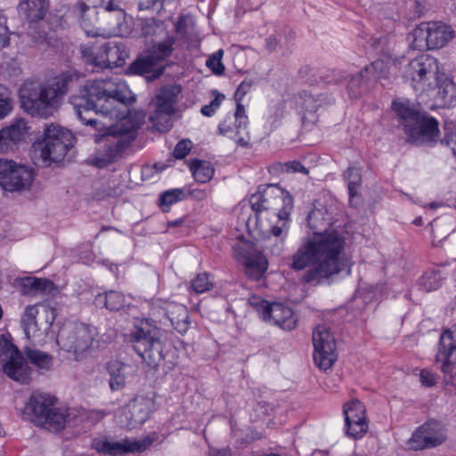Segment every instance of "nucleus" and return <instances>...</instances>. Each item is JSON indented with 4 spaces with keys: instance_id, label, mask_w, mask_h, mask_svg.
I'll return each instance as SVG.
<instances>
[{
    "instance_id": "nucleus-1",
    "label": "nucleus",
    "mask_w": 456,
    "mask_h": 456,
    "mask_svg": "<svg viewBox=\"0 0 456 456\" xmlns=\"http://www.w3.org/2000/svg\"><path fill=\"white\" fill-rule=\"evenodd\" d=\"M135 100V95L127 84L118 78L88 81L79 90L78 94L70 97V103L77 118L95 131L93 134L94 142L102 143L95 156L90 159L92 166L102 169L121 159L144 119V115L141 111L133 113L128 109L123 123L126 119L131 120L130 128L116 129L104 127L94 116L98 113L104 116L112 115L116 102L128 108Z\"/></svg>"
},
{
    "instance_id": "nucleus-2",
    "label": "nucleus",
    "mask_w": 456,
    "mask_h": 456,
    "mask_svg": "<svg viewBox=\"0 0 456 456\" xmlns=\"http://www.w3.org/2000/svg\"><path fill=\"white\" fill-rule=\"evenodd\" d=\"M319 209L312 210L307 224L314 234L307 238L291 257L290 268L301 271L312 266L301 278L303 283L319 284L341 272V256L346 246L345 237L336 230L319 232L317 220L322 216Z\"/></svg>"
},
{
    "instance_id": "nucleus-3",
    "label": "nucleus",
    "mask_w": 456,
    "mask_h": 456,
    "mask_svg": "<svg viewBox=\"0 0 456 456\" xmlns=\"http://www.w3.org/2000/svg\"><path fill=\"white\" fill-rule=\"evenodd\" d=\"M77 80V76L74 72L65 71L49 78L38 87L34 84L25 85L20 90L21 106L33 116L46 118L58 108Z\"/></svg>"
},
{
    "instance_id": "nucleus-4",
    "label": "nucleus",
    "mask_w": 456,
    "mask_h": 456,
    "mask_svg": "<svg viewBox=\"0 0 456 456\" xmlns=\"http://www.w3.org/2000/svg\"><path fill=\"white\" fill-rule=\"evenodd\" d=\"M392 108L400 119L409 142L421 145L437 142L440 129L439 122L435 117L416 109L408 100H395Z\"/></svg>"
},
{
    "instance_id": "nucleus-5",
    "label": "nucleus",
    "mask_w": 456,
    "mask_h": 456,
    "mask_svg": "<svg viewBox=\"0 0 456 456\" xmlns=\"http://www.w3.org/2000/svg\"><path fill=\"white\" fill-rule=\"evenodd\" d=\"M74 143L75 136L70 130L51 124L45 128L42 138L33 142L32 157L36 165L48 167L63 160Z\"/></svg>"
},
{
    "instance_id": "nucleus-6",
    "label": "nucleus",
    "mask_w": 456,
    "mask_h": 456,
    "mask_svg": "<svg viewBox=\"0 0 456 456\" xmlns=\"http://www.w3.org/2000/svg\"><path fill=\"white\" fill-rule=\"evenodd\" d=\"M438 61L428 54H419L411 60L405 66L403 77L410 82L415 90H424V86L430 78H435L438 87V94L445 102H452L456 94V85L452 79L444 78L440 81L437 77Z\"/></svg>"
},
{
    "instance_id": "nucleus-7",
    "label": "nucleus",
    "mask_w": 456,
    "mask_h": 456,
    "mask_svg": "<svg viewBox=\"0 0 456 456\" xmlns=\"http://www.w3.org/2000/svg\"><path fill=\"white\" fill-rule=\"evenodd\" d=\"M56 403L57 398L54 395L33 392L23 410V418L37 426L59 432L69 422L70 413L56 407Z\"/></svg>"
},
{
    "instance_id": "nucleus-8",
    "label": "nucleus",
    "mask_w": 456,
    "mask_h": 456,
    "mask_svg": "<svg viewBox=\"0 0 456 456\" xmlns=\"http://www.w3.org/2000/svg\"><path fill=\"white\" fill-rule=\"evenodd\" d=\"M160 330L147 318L138 320L128 334V342L149 367L156 368L164 360Z\"/></svg>"
},
{
    "instance_id": "nucleus-9",
    "label": "nucleus",
    "mask_w": 456,
    "mask_h": 456,
    "mask_svg": "<svg viewBox=\"0 0 456 456\" xmlns=\"http://www.w3.org/2000/svg\"><path fill=\"white\" fill-rule=\"evenodd\" d=\"M35 175L31 167L0 159V186L5 191L20 192L28 190Z\"/></svg>"
},
{
    "instance_id": "nucleus-10",
    "label": "nucleus",
    "mask_w": 456,
    "mask_h": 456,
    "mask_svg": "<svg viewBox=\"0 0 456 456\" xmlns=\"http://www.w3.org/2000/svg\"><path fill=\"white\" fill-rule=\"evenodd\" d=\"M180 93L179 86L167 85L161 87L156 95L155 110L150 120L158 131L163 133L171 129L170 116L175 112V105Z\"/></svg>"
},
{
    "instance_id": "nucleus-11",
    "label": "nucleus",
    "mask_w": 456,
    "mask_h": 456,
    "mask_svg": "<svg viewBox=\"0 0 456 456\" xmlns=\"http://www.w3.org/2000/svg\"><path fill=\"white\" fill-rule=\"evenodd\" d=\"M413 36L417 46L435 50L446 45L453 38L454 31L442 21L421 22Z\"/></svg>"
},
{
    "instance_id": "nucleus-12",
    "label": "nucleus",
    "mask_w": 456,
    "mask_h": 456,
    "mask_svg": "<svg viewBox=\"0 0 456 456\" xmlns=\"http://www.w3.org/2000/svg\"><path fill=\"white\" fill-rule=\"evenodd\" d=\"M314 361L322 370L330 369L338 358L334 336L324 325H317L313 331Z\"/></svg>"
},
{
    "instance_id": "nucleus-13",
    "label": "nucleus",
    "mask_w": 456,
    "mask_h": 456,
    "mask_svg": "<svg viewBox=\"0 0 456 456\" xmlns=\"http://www.w3.org/2000/svg\"><path fill=\"white\" fill-rule=\"evenodd\" d=\"M93 340L90 327L84 323L64 326L57 335V344L61 349L72 352L77 356L88 349Z\"/></svg>"
},
{
    "instance_id": "nucleus-14",
    "label": "nucleus",
    "mask_w": 456,
    "mask_h": 456,
    "mask_svg": "<svg viewBox=\"0 0 456 456\" xmlns=\"http://www.w3.org/2000/svg\"><path fill=\"white\" fill-rule=\"evenodd\" d=\"M2 371L11 379L20 384H28L30 369L20 349L12 343L4 346L0 354Z\"/></svg>"
},
{
    "instance_id": "nucleus-15",
    "label": "nucleus",
    "mask_w": 456,
    "mask_h": 456,
    "mask_svg": "<svg viewBox=\"0 0 456 456\" xmlns=\"http://www.w3.org/2000/svg\"><path fill=\"white\" fill-rule=\"evenodd\" d=\"M236 258L245 266L246 275L253 281H260L268 268L266 257L254 248L250 241H243L233 247Z\"/></svg>"
},
{
    "instance_id": "nucleus-16",
    "label": "nucleus",
    "mask_w": 456,
    "mask_h": 456,
    "mask_svg": "<svg viewBox=\"0 0 456 456\" xmlns=\"http://www.w3.org/2000/svg\"><path fill=\"white\" fill-rule=\"evenodd\" d=\"M151 312L162 321L167 318L173 328L180 334L185 333L190 325V316L185 305L162 299H155L151 304Z\"/></svg>"
},
{
    "instance_id": "nucleus-17",
    "label": "nucleus",
    "mask_w": 456,
    "mask_h": 456,
    "mask_svg": "<svg viewBox=\"0 0 456 456\" xmlns=\"http://www.w3.org/2000/svg\"><path fill=\"white\" fill-rule=\"evenodd\" d=\"M155 441V437L147 436L142 440L126 438L120 442H110L106 438H94L92 441V448L109 455H121L129 452H142L146 451Z\"/></svg>"
},
{
    "instance_id": "nucleus-18",
    "label": "nucleus",
    "mask_w": 456,
    "mask_h": 456,
    "mask_svg": "<svg viewBox=\"0 0 456 456\" xmlns=\"http://www.w3.org/2000/svg\"><path fill=\"white\" fill-rule=\"evenodd\" d=\"M387 73V65L382 60H376L365 66L358 73L353 75L347 84L348 94L351 98H359L366 93L370 86L383 77Z\"/></svg>"
},
{
    "instance_id": "nucleus-19",
    "label": "nucleus",
    "mask_w": 456,
    "mask_h": 456,
    "mask_svg": "<svg viewBox=\"0 0 456 456\" xmlns=\"http://www.w3.org/2000/svg\"><path fill=\"white\" fill-rule=\"evenodd\" d=\"M294 208L291 194L277 184L264 185V209L273 212L279 220H287Z\"/></svg>"
},
{
    "instance_id": "nucleus-20",
    "label": "nucleus",
    "mask_w": 456,
    "mask_h": 456,
    "mask_svg": "<svg viewBox=\"0 0 456 456\" xmlns=\"http://www.w3.org/2000/svg\"><path fill=\"white\" fill-rule=\"evenodd\" d=\"M346 434L354 439L362 438L368 430L363 403L358 399L346 402L343 406Z\"/></svg>"
},
{
    "instance_id": "nucleus-21",
    "label": "nucleus",
    "mask_w": 456,
    "mask_h": 456,
    "mask_svg": "<svg viewBox=\"0 0 456 456\" xmlns=\"http://www.w3.org/2000/svg\"><path fill=\"white\" fill-rule=\"evenodd\" d=\"M445 440L446 436L440 425L435 421H427L412 433L409 445L415 451H420L436 447Z\"/></svg>"
},
{
    "instance_id": "nucleus-22",
    "label": "nucleus",
    "mask_w": 456,
    "mask_h": 456,
    "mask_svg": "<svg viewBox=\"0 0 456 456\" xmlns=\"http://www.w3.org/2000/svg\"><path fill=\"white\" fill-rule=\"evenodd\" d=\"M436 359L442 362L441 370L444 373L456 375V325L441 334Z\"/></svg>"
},
{
    "instance_id": "nucleus-23",
    "label": "nucleus",
    "mask_w": 456,
    "mask_h": 456,
    "mask_svg": "<svg viewBox=\"0 0 456 456\" xmlns=\"http://www.w3.org/2000/svg\"><path fill=\"white\" fill-rule=\"evenodd\" d=\"M129 417L128 426L132 428L145 423L151 412L156 410L153 397L136 395L127 404Z\"/></svg>"
},
{
    "instance_id": "nucleus-24",
    "label": "nucleus",
    "mask_w": 456,
    "mask_h": 456,
    "mask_svg": "<svg viewBox=\"0 0 456 456\" xmlns=\"http://www.w3.org/2000/svg\"><path fill=\"white\" fill-rule=\"evenodd\" d=\"M322 102L323 99L321 95H314L307 91H303L298 94L296 105L304 126L314 125L317 122L318 118L315 113Z\"/></svg>"
},
{
    "instance_id": "nucleus-25",
    "label": "nucleus",
    "mask_w": 456,
    "mask_h": 456,
    "mask_svg": "<svg viewBox=\"0 0 456 456\" xmlns=\"http://www.w3.org/2000/svg\"><path fill=\"white\" fill-rule=\"evenodd\" d=\"M128 53L123 43L107 42L102 45L101 63L98 68H119L125 65Z\"/></svg>"
},
{
    "instance_id": "nucleus-26",
    "label": "nucleus",
    "mask_w": 456,
    "mask_h": 456,
    "mask_svg": "<svg viewBox=\"0 0 456 456\" xmlns=\"http://www.w3.org/2000/svg\"><path fill=\"white\" fill-rule=\"evenodd\" d=\"M48 9V0H24L18 5L20 15L29 24L44 20Z\"/></svg>"
},
{
    "instance_id": "nucleus-27",
    "label": "nucleus",
    "mask_w": 456,
    "mask_h": 456,
    "mask_svg": "<svg viewBox=\"0 0 456 456\" xmlns=\"http://www.w3.org/2000/svg\"><path fill=\"white\" fill-rule=\"evenodd\" d=\"M79 12V23L86 36L95 37L100 35L99 28H96L99 20V11L96 6H89L86 3L77 4Z\"/></svg>"
},
{
    "instance_id": "nucleus-28",
    "label": "nucleus",
    "mask_w": 456,
    "mask_h": 456,
    "mask_svg": "<svg viewBox=\"0 0 456 456\" xmlns=\"http://www.w3.org/2000/svg\"><path fill=\"white\" fill-rule=\"evenodd\" d=\"M28 126L24 118H18L11 123L10 126L1 129L4 141L6 142L8 151H13L17 144L23 141L28 134Z\"/></svg>"
},
{
    "instance_id": "nucleus-29",
    "label": "nucleus",
    "mask_w": 456,
    "mask_h": 456,
    "mask_svg": "<svg viewBox=\"0 0 456 456\" xmlns=\"http://www.w3.org/2000/svg\"><path fill=\"white\" fill-rule=\"evenodd\" d=\"M156 65L157 64L156 61H154L153 57H151L150 55H140L126 68V74L133 76H144L153 72L151 79L159 78L162 75L164 69L159 68L154 70Z\"/></svg>"
},
{
    "instance_id": "nucleus-30",
    "label": "nucleus",
    "mask_w": 456,
    "mask_h": 456,
    "mask_svg": "<svg viewBox=\"0 0 456 456\" xmlns=\"http://www.w3.org/2000/svg\"><path fill=\"white\" fill-rule=\"evenodd\" d=\"M270 314V321L283 330H292L297 326V317L291 308L282 304L274 303Z\"/></svg>"
},
{
    "instance_id": "nucleus-31",
    "label": "nucleus",
    "mask_w": 456,
    "mask_h": 456,
    "mask_svg": "<svg viewBox=\"0 0 456 456\" xmlns=\"http://www.w3.org/2000/svg\"><path fill=\"white\" fill-rule=\"evenodd\" d=\"M188 167L197 183H208L215 175V168L211 162L199 159H190Z\"/></svg>"
},
{
    "instance_id": "nucleus-32",
    "label": "nucleus",
    "mask_w": 456,
    "mask_h": 456,
    "mask_svg": "<svg viewBox=\"0 0 456 456\" xmlns=\"http://www.w3.org/2000/svg\"><path fill=\"white\" fill-rule=\"evenodd\" d=\"M94 303L97 307H105L108 310L114 312L119 311L125 307L126 298L122 293L110 290L102 294H98L95 297Z\"/></svg>"
},
{
    "instance_id": "nucleus-33",
    "label": "nucleus",
    "mask_w": 456,
    "mask_h": 456,
    "mask_svg": "<svg viewBox=\"0 0 456 456\" xmlns=\"http://www.w3.org/2000/svg\"><path fill=\"white\" fill-rule=\"evenodd\" d=\"M345 179L347 181V190L349 194V206L356 208L359 205V188L362 184V175L360 171L349 167L345 172Z\"/></svg>"
},
{
    "instance_id": "nucleus-34",
    "label": "nucleus",
    "mask_w": 456,
    "mask_h": 456,
    "mask_svg": "<svg viewBox=\"0 0 456 456\" xmlns=\"http://www.w3.org/2000/svg\"><path fill=\"white\" fill-rule=\"evenodd\" d=\"M38 314V310L36 305H28L25 308V312L21 317L20 323L21 327L24 330L25 336L28 339H30L32 337H39L41 334L39 333L40 330L37 322V315Z\"/></svg>"
},
{
    "instance_id": "nucleus-35",
    "label": "nucleus",
    "mask_w": 456,
    "mask_h": 456,
    "mask_svg": "<svg viewBox=\"0 0 456 456\" xmlns=\"http://www.w3.org/2000/svg\"><path fill=\"white\" fill-rule=\"evenodd\" d=\"M125 368L126 365L118 360L108 362L106 369L110 375V387L112 391L120 390L125 387Z\"/></svg>"
},
{
    "instance_id": "nucleus-36",
    "label": "nucleus",
    "mask_w": 456,
    "mask_h": 456,
    "mask_svg": "<svg viewBox=\"0 0 456 456\" xmlns=\"http://www.w3.org/2000/svg\"><path fill=\"white\" fill-rule=\"evenodd\" d=\"M187 198L183 188H174L162 191L159 196V207L164 213H168L171 206Z\"/></svg>"
},
{
    "instance_id": "nucleus-37",
    "label": "nucleus",
    "mask_w": 456,
    "mask_h": 456,
    "mask_svg": "<svg viewBox=\"0 0 456 456\" xmlns=\"http://www.w3.org/2000/svg\"><path fill=\"white\" fill-rule=\"evenodd\" d=\"M25 354L29 362L41 370L48 371L53 365V356L38 349L27 347Z\"/></svg>"
},
{
    "instance_id": "nucleus-38",
    "label": "nucleus",
    "mask_w": 456,
    "mask_h": 456,
    "mask_svg": "<svg viewBox=\"0 0 456 456\" xmlns=\"http://www.w3.org/2000/svg\"><path fill=\"white\" fill-rule=\"evenodd\" d=\"M175 43V38L174 37H167L165 41L159 42L152 46L151 57H153L156 64L158 61H164L165 59L170 57L175 50L174 45Z\"/></svg>"
},
{
    "instance_id": "nucleus-39",
    "label": "nucleus",
    "mask_w": 456,
    "mask_h": 456,
    "mask_svg": "<svg viewBox=\"0 0 456 456\" xmlns=\"http://www.w3.org/2000/svg\"><path fill=\"white\" fill-rule=\"evenodd\" d=\"M21 285L26 293L44 292L53 285V282L47 279L27 277L22 280Z\"/></svg>"
},
{
    "instance_id": "nucleus-40",
    "label": "nucleus",
    "mask_w": 456,
    "mask_h": 456,
    "mask_svg": "<svg viewBox=\"0 0 456 456\" xmlns=\"http://www.w3.org/2000/svg\"><path fill=\"white\" fill-rule=\"evenodd\" d=\"M218 133L224 136H227L236 142V144L240 147H247L248 145L249 136L247 138L242 136L241 134H237V128L235 131L226 119L221 122L218 126Z\"/></svg>"
},
{
    "instance_id": "nucleus-41",
    "label": "nucleus",
    "mask_w": 456,
    "mask_h": 456,
    "mask_svg": "<svg viewBox=\"0 0 456 456\" xmlns=\"http://www.w3.org/2000/svg\"><path fill=\"white\" fill-rule=\"evenodd\" d=\"M248 304L259 314L264 321H270V314L273 304L258 296H252L248 298Z\"/></svg>"
},
{
    "instance_id": "nucleus-42",
    "label": "nucleus",
    "mask_w": 456,
    "mask_h": 456,
    "mask_svg": "<svg viewBox=\"0 0 456 456\" xmlns=\"http://www.w3.org/2000/svg\"><path fill=\"white\" fill-rule=\"evenodd\" d=\"M210 277V273L207 272L197 274L191 281V289L197 294H202L210 290L214 286Z\"/></svg>"
},
{
    "instance_id": "nucleus-43",
    "label": "nucleus",
    "mask_w": 456,
    "mask_h": 456,
    "mask_svg": "<svg viewBox=\"0 0 456 456\" xmlns=\"http://www.w3.org/2000/svg\"><path fill=\"white\" fill-rule=\"evenodd\" d=\"M80 54L86 64L98 68V63H101L102 59V46L96 52L94 45H81Z\"/></svg>"
},
{
    "instance_id": "nucleus-44",
    "label": "nucleus",
    "mask_w": 456,
    "mask_h": 456,
    "mask_svg": "<svg viewBox=\"0 0 456 456\" xmlns=\"http://www.w3.org/2000/svg\"><path fill=\"white\" fill-rule=\"evenodd\" d=\"M235 119V127L237 128V134H241L245 131L246 134L248 135V132L246 131L248 128V118L246 114V110L242 102H236V110L233 114Z\"/></svg>"
},
{
    "instance_id": "nucleus-45",
    "label": "nucleus",
    "mask_w": 456,
    "mask_h": 456,
    "mask_svg": "<svg viewBox=\"0 0 456 456\" xmlns=\"http://www.w3.org/2000/svg\"><path fill=\"white\" fill-rule=\"evenodd\" d=\"M12 110V100L10 91L0 85V119L7 117Z\"/></svg>"
},
{
    "instance_id": "nucleus-46",
    "label": "nucleus",
    "mask_w": 456,
    "mask_h": 456,
    "mask_svg": "<svg viewBox=\"0 0 456 456\" xmlns=\"http://www.w3.org/2000/svg\"><path fill=\"white\" fill-rule=\"evenodd\" d=\"M224 52L223 50H218L212 56H210L207 61L206 65L212 70L215 75L221 76L224 75L225 68L222 63V57Z\"/></svg>"
},
{
    "instance_id": "nucleus-47",
    "label": "nucleus",
    "mask_w": 456,
    "mask_h": 456,
    "mask_svg": "<svg viewBox=\"0 0 456 456\" xmlns=\"http://www.w3.org/2000/svg\"><path fill=\"white\" fill-rule=\"evenodd\" d=\"M162 22L155 18H146L141 20V30L144 37H151L160 29Z\"/></svg>"
},
{
    "instance_id": "nucleus-48",
    "label": "nucleus",
    "mask_w": 456,
    "mask_h": 456,
    "mask_svg": "<svg viewBox=\"0 0 456 456\" xmlns=\"http://www.w3.org/2000/svg\"><path fill=\"white\" fill-rule=\"evenodd\" d=\"M249 204L251 209L255 213L256 218L258 219V216L265 211L264 209V185H260L257 188V191L251 195L249 199Z\"/></svg>"
},
{
    "instance_id": "nucleus-49",
    "label": "nucleus",
    "mask_w": 456,
    "mask_h": 456,
    "mask_svg": "<svg viewBox=\"0 0 456 456\" xmlns=\"http://www.w3.org/2000/svg\"><path fill=\"white\" fill-rule=\"evenodd\" d=\"M192 142L189 139L180 140L175 146L173 151V156L176 159H184L191 151Z\"/></svg>"
},
{
    "instance_id": "nucleus-50",
    "label": "nucleus",
    "mask_w": 456,
    "mask_h": 456,
    "mask_svg": "<svg viewBox=\"0 0 456 456\" xmlns=\"http://www.w3.org/2000/svg\"><path fill=\"white\" fill-rule=\"evenodd\" d=\"M164 0H139V11H151L159 12L164 7Z\"/></svg>"
},
{
    "instance_id": "nucleus-51",
    "label": "nucleus",
    "mask_w": 456,
    "mask_h": 456,
    "mask_svg": "<svg viewBox=\"0 0 456 456\" xmlns=\"http://www.w3.org/2000/svg\"><path fill=\"white\" fill-rule=\"evenodd\" d=\"M42 308L45 319L44 330L45 332H47L51 329L52 325L53 324L56 319L57 311L55 307L50 306L48 305H43Z\"/></svg>"
},
{
    "instance_id": "nucleus-52",
    "label": "nucleus",
    "mask_w": 456,
    "mask_h": 456,
    "mask_svg": "<svg viewBox=\"0 0 456 456\" xmlns=\"http://www.w3.org/2000/svg\"><path fill=\"white\" fill-rule=\"evenodd\" d=\"M102 8L104 12H115L118 21L124 20L126 14L125 10L116 4L114 0H108Z\"/></svg>"
},
{
    "instance_id": "nucleus-53",
    "label": "nucleus",
    "mask_w": 456,
    "mask_h": 456,
    "mask_svg": "<svg viewBox=\"0 0 456 456\" xmlns=\"http://www.w3.org/2000/svg\"><path fill=\"white\" fill-rule=\"evenodd\" d=\"M253 85L252 80L244 79L240 86L237 87L234 93V100L235 102H242L245 95L249 92L251 86Z\"/></svg>"
},
{
    "instance_id": "nucleus-54",
    "label": "nucleus",
    "mask_w": 456,
    "mask_h": 456,
    "mask_svg": "<svg viewBox=\"0 0 456 456\" xmlns=\"http://www.w3.org/2000/svg\"><path fill=\"white\" fill-rule=\"evenodd\" d=\"M419 380L426 387H432L436 384V375L429 370L424 369L420 371Z\"/></svg>"
},
{
    "instance_id": "nucleus-55",
    "label": "nucleus",
    "mask_w": 456,
    "mask_h": 456,
    "mask_svg": "<svg viewBox=\"0 0 456 456\" xmlns=\"http://www.w3.org/2000/svg\"><path fill=\"white\" fill-rule=\"evenodd\" d=\"M346 77V74L342 71H336L331 70L330 74L326 75L325 77H321V79H322L325 83L330 84V83H340Z\"/></svg>"
},
{
    "instance_id": "nucleus-56",
    "label": "nucleus",
    "mask_w": 456,
    "mask_h": 456,
    "mask_svg": "<svg viewBox=\"0 0 456 456\" xmlns=\"http://www.w3.org/2000/svg\"><path fill=\"white\" fill-rule=\"evenodd\" d=\"M9 31L6 26V19L0 21V50L9 45Z\"/></svg>"
},
{
    "instance_id": "nucleus-57",
    "label": "nucleus",
    "mask_w": 456,
    "mask_h": 456,
    "mask_svg": "<svg viewBox=\"0 0 456 456\" xmlns=\"http://www.w3.org/2000/svg\"><path fill=\"white\" fill-rule=\"evenodd\" d=\"M289 220V217L287 220H281L282 222L281 225H279V224L273 225L270 230L271 234L276 238H279L284 232L287 233V231L289 229V226H288Z\"/></svg>"
},
{
    "instance_id": "nucleus-58",
    "label": "nucleus",
    "mask_w": 456,
    "mask_h": 456,
    "mask_svg": "<svg viewBox=\"0 0 456 456\" xmlns=\"http://www.w3.org/2000/svg\"><path fill=\"white\" fill-rule=\"evenodd\" d=\"M288 170L292 173H301L304 175L308 174V169L298 160H293L287 163Z\"/></svg>"
},
{
    "instance_id": "nucleus-59",
    "label": "nucleus",
    "mask_w": 456,
    "mask_h": 456,
    "mask_svg": "<svg viewBox=\"0 0 456 456\" xmlns=\"http://www.w3.org/2000/svg\"><path fill=\"white\" fill-rule=\"evenodd\" d=\"M214 99H212L209 102L210 106L216 111L221 105V102L224 100L225 96L224 94L218 92L217 90L213 91Z\"/></svg>"
},
{
    "instance_id": "nucleus-60",
    "label": "nucleus",
    "mask_w": 456,
    "mask_h": 456,
    "mask_svg": "<svg viewBox=\"0 0 456 456\" xmlns=\"http://www.w3.org/2000/svg\"><path fill=\"white\" fill-rule=\"evenodd\" d=\"M280 45V42L275 36H270L265 39V48L269 53L275 52Z\"/></svg>"
},
{
    "instance_id": "nucleus-61",
    "label": "nucleus",
    "mask_w": 456,
    "mask_h": 456,
    "mask_svg": "<svg viewBox=\"0 0 456 456\" xmlns=\"http://www.w3.org/2000/svg\"><path fill=\"white\" fill-rule=\"evenodd\" d=\"M176 34H185L187 32V22L184 16H180L175 24Z\"/></svg>"
},
{
    "instance_id": "nucleus-62",
    "label": "nucleus",
    "mask_w": 456,
    "mask_h": 456,
    "mask_svg": "<svg viewBox=\"0 0 456 456\" xmlns=\"http://www.w3.org/2000/svg\"><path fill=\"white\" fill-rule=\"evenodd\" d=\"M188 194L191 195V197L195 198L196 200H202L206 198L207 194L205 192V191L203 190H198V189H195V190H189L188 191Z\"/></svg>"
},
{
    "instance_id": "nucleus-63",
    "label": "nucleus",
    "mask_w": 456,
    "mask_h": 456,
    "mask_svg": "<svg viewBox=\"0 0 456 456\" xmlns=\"http://www.w3.org/2000/svg\"><path fill=\"white\" fill-rule=\"evenodd\" d=\"M200 112L203 116L206 117H212L216 113L215 110L210 106L209 103L202 106Z\"/></svg>"
},
{
    "instance_id": "nucleus-64",
    "label": "nucleus",
    "mask_w": 456,
    "mask_h": 456,
    "mask_svg": "<svg viewBox=\"0 0 456 456\" xmlns=\"http://www.w3.org/2000/svg\"><path fill=\"white\" fill-rule=\"evenodd\" d=\"M231 450L229 448H224L216 451L213 456H231Z\"/></svg>"
}]
</instances>
